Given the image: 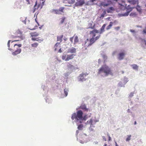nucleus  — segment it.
<instances>
[{
    "instance_id": "nucleus-1",
    "label": "nucleus",
    "mask_w": 146,
    "mask_h": 146,
    "mask_svg": "<svg viewBox=\"0 0 146 146\" xmlns=\"http://www.w3.org/2000/svg\"><path fill=\"white\" fill-rule=\"evenodd\" d=\"M89 110V108L87 107L85 104H82L80 106L76 108V112L72 114V119L74 120L75 119V122L80 123H84L88 119V114L84 112L88 111Z\"/></svg>"
},
{
    "instance_id": "nucleus-2",
    "label": "nucleus",
    "mask_w": 146,
    "mask_h": 146,
    "mask_svg": "<svg viewBox=\"0 0 146 146\" xmlns=\"http://www.w3.org/2000/svg\"><path fill=\"white\" fill-rule=\"evenodd\" d=\"M102 73H104L105 74V76H107L109 74H111L112 72L110 68L108 66L104 65L102 66L98 70L99 74Z\"/></svg>"
},
{
    "instance_id": "nucleus-3",
    "label": "nucleus",
    "mask_w": 146,
    "mask_h": 146,
    "mask_svg": "<svg viewBox=\"0 0 146 146\" xmlns=\"http://www.w3.org/2000/svg\"><path fill=\"white\" fill-rule=\"evenodd\" d=\"M88 75L86 73H82L80 74L78 77L79 81L83 82L86 80L85 77Z\"/></svg>"
},
{
    "instance_id": "nucleus-4",
    "label": "nucleus",
    "mask_w": 146,
    "mask_h": 146,
    "mask_svg": "<svg viewBox=\"0 0 146 146\" xmlns=\"http://www.w3.org/2000/svg\"><path fill=\"white\" fill-rule=\"evenodd\" d=\"M85 3V2L84 0H80L76 2L74 6L76 7H82Z\"/></svg>"
},
{
    "instance_id": "nucleus-5",
    "label": "nucleus",
    "mask_w": 146,
    "mask_h": 146,
    "mask_svg": "<svg viewBox=\"0 0 146 146\" xmlns=\"http://www.w3.org/2000/svg\"><path fill=\"white\" fill-rule=\"evenodd\" d=\"M125 55V53L123 52H119L118 54V59L120 60H122L123 59Z\"/></svg>"
},
{
    "instance_id": "nucleus-6",
    "label": "nucleus",
    "mask_w": 146,
    "mask_h": 146,
    "mask_svg": "<svg viewBox=\"0 0 146 146\" xmlns=\"http://www.w3.org/2000/svg\"><path fill=\"white\" fill-rule=\"evenodd\" d=\"M21 51V48H17L16 50L14 52H12V54L14 55L15 56L20 53Z\"/></svg>"
},
{
    "instance_id": "nucleus-7",
    "label": "nucleus",
    "mask_w": 146,
    "mask_h": 146,
    "mask_svg": "<svg viewBox=\"0 0 146 146\" xmlns=\"http://www.w3.org/2000/svg\"><path fill=\"white\" fill-rule=\"evenodd\" d=\"M111 3H105V2H101L100 3V5L99 6L100 7H102V6H103L104 7H107Z\"/></svg>"
},
{
    "instance_id": "nucleus-8",
    "label": "nucleus",
    "mask_w": 146,
    "mask_h": 146,
    "mask_svg": "<svg viewBox=\"0 0 146 146\" xmlns=\"http://www.w3.org/2000/svg\"><path fill=\"white\" fill-rule=\"evenodd\" d=\"M68 70L70 71V72H71L73 70L75 69V67L72 65L70 64L68 65L67 66Z\"/></svg>"
},
{
    "instance_id": "nucleus-9",
    "label": "nucleus",
    "mask_w": 146,
    "mask_h": 146,
    "mask_svg": "<svg viewBox=\"0 0 146 146\" xmlns=\"http://www.w3.org/2000/svg\"><path fill=\"white\" fill-rule=\"evenodd\" d=\"M75 122L76 123L77 125L78 126L77 129L78 130H81L83 129L84 127V125L82 124L83 123H77L76 122Z\"/></svg>"
},
{
    "instance_id": "nucleus-10",
    "label": "nucleus",
    "mask_w": 146,
    "mask_h": 146,
    "mask_svg": "<svg viewBox=\"0 0 146 146\" xmlns=\"http://www.w3.org/2000/svg\"><path fill=\"white\" fill-rule=\"evenodd\" d=\"M74 56H75V55L74 54L67 55L66 58L65 59V60L66 61H68L69 60L73 59L74 57Z\"/></svg>"
},
{
    "instance_id": "nucleus-11",
    "label": "nucleus",
    "mask_w": 146,
    "mask_h": 146,
    "mask_svg": "<svg viewBox=\"0 0 146 146\" xmlns=\"http://www.w3.org/2000/svg\"><path fill=\"white\" fill-rule=\"evenodd\" d=\"M76 52V48L74 47H72L68 50V52L71 53H75Z\"/></svg>"
},
{
    "instance_id": "nucleus-12",
    "label": "nucleus",
    "mask_w": 146,
    "mask_h": 146,
    "mask_svg": "<svg viewBox=\"0 0 146 146\" xmlns=\"http://www.w3.org/2000/svg\"><path fill=\"white\" fill-rule=\"evenodd\" d=\"M114 10V9L113 7H110L107 9L106 11L108 13H111Z\"/></svg>"
},
{
    "instance_id": "nucleus-13",
    "label": "nucleus",
    "mask_w": 146,
    "mask_h": 146,
    "mask_svg": "<svg viewBox=\"0 0 146 146\" xmlns=\"http://www.w3.org/2000/svg\"><path fill=\"white\" fill-rule=\"evenodd\" d=\"M141 7V6L138 4L135 7V9L140 14H141L142 13V9Z\"/></svg>"
},
{
    "instance_id": "nucleus-14",
    "label": "nucleus",
    "mask_w": 146,
    "mask_h": 146,
    "mask_svg": "<svg viewBox=\"0 0 146 146\" xmlns=\"http://www.w3.org/2000/svg\"><path fill=\"white\" fill-rule=\"evenodd\" d=\"M95 41L96 40L95 39V38L92 37V38H90V43L88 44V46H91L93 43L95 42Z\"/></svg>"
},
{
    "instance_id": "nucleus-15",
    "label": "nucleus",
    "mask_w": 146,
    "mask_h": 146,
    "mask_svg": "<svg viewBox=\"0 0 146 146\" xmlns=\"http://www.w3.org/2000/svg\"><path fill=\"white\" fill-rule=\"evenodd\" d=\"M129 14L126 11V12L122 13H119L118 16L119 17H126L129 15Z\"/></svg>"
},
{
    "instance_id": "nucleus-16",
    "label": "nucleus",
    "mask_w": 146,
    "mask_h": 146,
    "mask_svg": "<svg viewBox=\"0 0 146 146\" xmlns=\"http://www.w3.org/2000/svg\"><path fill=\"white\" fill-rule=\"evenodd\" d=\"M129 14L126 11V12L122 13H119L118 16L119 17H126L129 15Z\"/></svg>"
},
{
    "instance_id": "nucleus-17",
    "label": "nucleus",
    "mask_w": 146,
    "mask_h": 146,
    "mask_svg": "<svg viewBox=\"0 0 146 146\" xmlns=\"http://www.w3.org/2000/svg\"><path fill=\"white\" fill-rule=\"evenodd\" d=\"M106 24H104L102 26L101 28H100V34H101L103 32L105 31L104 29L106 26Z\"/></svg>"
},
{
    "instance_id": "nucleus-18",
    "label": "nucleus",
    "mask_w": 146,
    "mask_h": 146,
    "mask_svg": "<svg viewBox=\"0 0 146 146\" xmlns=\"http://www.w3.org/2000/svg\"><path fill=\"white\" fill-rule=\"evenodd\" d=\"M11 37L12 38H16L17 37H19L20 38V39H21V40H24L25 38L23 36H14V35H11Z\"/></svg>"
},
{
    "instance_id": "nucleus-19",
    "label": "nucleus",
    "mask_w": 146,
    "mask_h": 146,
    "mask_svg": "<svg viewBox=\"0 0 146 146\" xmlns=\"http://www.w3.org/2000/svg\"><path fill=\"white\" fill-rule=\"evenodd\" d=\"M130 3L133 5H135L136 4L138 5L139 3L138 0H131Z\"/></svg>"
},
{
    "instance_id": "nucleus-20",
    "label": "nucleus",
    "mask_w": 146,
    "mask_h": 146,
    "mask_svg": "<svg viewBox=\"0 0 146 146\" xmlns=\"http://www.w3.org/2000/svg\"><path fill=\"white\" fill-rule=\"evenodd\" d=\"M30 35L32 37H36L39 35V33L36 32H33L30 33Z\"/></svg>"
},
{
    "instance_id": "nucleus-21",
    "label": "nucleus",
    "mask_w": 146,
    "mask_h": 146,
    "mask_svg": "<svg viewBox=\"0 0 146 146\" xmlns=\"http://www.w3.org/2000/svg\"><path fill=\"white\" fill-rule=\"evenodd\" d=\"M133 69L134 70H137L138 69V66L136 64H132L131 65Z\"/></svg>"
},
{
    "instance_id": "nucleus-22",
    "label": "nucleus",
    "mask_w": 146,
    "mask_h": 146,
    "mask_svg": "<svg viewBox=\"0 0 146 146\" xmlns=\"http://www.w3.org/2000/svg\"><path fill=\"white\" fill-rule=\"evenodd\" d=\"M64 93L65 97L67 96L68 94V92L69 91L68 89V88H65L64 90Z\"/></svg>"
},
{
    "instance_id": "nucleus-23",
    "label": "nucleus",
    "mask_w": 146,
    "mask_h": 146,
    "mask_svg": "<svg viewBox=\"0 0 146 146\" xmlns=\"http://www.w3.org/2000/svg\"><path fill=\"white\" fill-rule=\"evenodd\" d=\"M85 121L84 123L86 125H88L89 124H90L91 123H93V120L92 118L90 119L89 120H88L86 122Z\"/></svg>"
},
{
    "instance_id": "nucleus-24",
    "label": "nucleus",
    "mask_w": 146,
    "mask_h": 146,
    "mask_svg": "<svg viewBox=\"0 0 146 146\" xmlns=\"http://www.w3.org/2000/svg\"><path fill=\"white\" fill-rule=\"evenodd\" d=\"M79 42V39L78 37L77 36H76L74 37V44H75L76 43Z\"/></svg>"
},
{
    "instance_id": "nucleus-25",
    "label": "nucleus",
    "mask_w": 146,
    "mask_h": 146,
    "mask_svg": "<svg viewBox=\"0 0 146 146\" xmlns=\"http://www.w3.org/2000/svg\"><path fill=\"white\" fill-rule=\"evenodd\" d=\"M106 14V10H104L102 14L101 15L100 17V19H103L105 16V15Z\"/></svg>"
},
{
    "instance_id": "nucleus-26",
    "label": "nucleus",
    "mask_w": 146,
    "mask_h": 146,
    "mask_svg": "<svg viewBox=\"0 0 146 146\" xmlns=\"http://www.w3.org/2000/svg\"><path fill=\"white\" fill-rule=\"evenodd\" d=\"M129 5H128L127 8H126V12L129 14V13L132 11V9L129 7Z\"/></svg>"
},
{
    "instance_id": "nucleus-27",
    "label": "nucleus",
    "mask_w": 146,
    "mask_h": 146,
    "mask_svg": "<svg viewBox=\"0 0 146 146\" xmlns=\"http://www.w3.org/2000/svg\"><path fill=\"white\" fill-rule=\"evenodd\" d=\"M52 12H54V13L56 14H60V13L59 12L58 10V9H53L52 10Z\"/></svg>"
},
{
    "instance_id": "nucleus-28",
    "label": "nucleus",
    "mask_w": 146,
    "mask_h": 146,
    "mask_svg": "<svg viewBox=\"0 0 146 146\" xmlns=\"http://www.w3.org/2000/svg\"><path fill=\"white\" fill-rule=\"evenodd\" d=\"M113 23L112 22H111L110 23L109 25L106 28V30H108L110 29L111 27L113 25Z\"/></svg>"
},
{
    "instance_id": "nucleus-29",
    "label": "nucleus",
    "mask_w": 146,
    "mask_h": 146,
    "mask_svg": "<svg viewBox=\"0 0 146 146\" xmlns=\"http://www.w3.org/2000/svg\"><path fill=\"white\" fill-rule=\"evenodd\" d=\"M128 79L127 78L125 77L124 78L123 81V85H125L126 84L128 81Z\"/></svg>"
},
{
    "instance_id": "nucleus-30",
    "label": "nucleus",
    "mask_w": 146,
    "mask_h": 146,
    "mask_svg": "<svg viewBox=\"0 0 146 146\" xmlns=\"http://www.w3.org/2000/svg\"><path fill=\"white\" fill-rule=\"evenodd\" d=\"M63 35H61L60 36H57V41H60V42H61L62 41V39L63 37Z\"/></svg>"
},
{
    "instance_id": "nucleus-31",
    "label": "nucleus",
    "mask_w": 146,
    "mask_h": 146,
    "mask_svg": "<svg viewBox=\"0 0 146 146\" xmlns=\"http://www.w3.org/2000/svg\"><path fill=\"white\" fill-rule=\"evenodd\" d=\"M92 24L91 23H89L88 25V28H90L92 29H94L95 28V25H94L93 26H92Z\"/></svg>"
},
{
    "instance_id": "nucleus-32",
    "label": "nucleus",
    "mask_w": 146,
    "mask_h": 146,
    "mask_svg": "<svg viewBox=\"0 0 146 146\" xmlns=\"http://www.w3.org/2000/svg\"><path fill=\"white\" fill-rule=\"evenodd\" d=\"M118 86L121 87H124L125 85H123V82H120L118 84Z\"/></svg>"
},
{
    "instance_id": "nucleus-33",
    "label": "nucleus",
    "mask_w": 146,
    "mask_h": 146,
    "mask_svg": "<svg viewBox=\"0 0 146 146\" xmlns=\"http://www.w3.org/2000/svg\"><path fill=\"white\" fill-rule=\"evenodd\" d=\"M66 19V17H63L61 19V20L59 23V25L63 24Z\"/></svg>"
},
{
    "instance_id": "nucleus-34",
    "label": "nucleus",
    "mask_w": 146,
    "mask_h": 146,
    "mask_svg": "<svg viewBox=\"0 0 146 146\" xmlns=\"http://www.w3.org/2000/svg\"><path fill=\"white\" fill-rule=\"evenodd\" d=\"M137 15V14L135 12H132L129 14V16L131 17H135Z\"/></svg>"
},
{
    "instance_id": "nucleus-35",
    "label": "nucleus",
    "mask_w": 146,
    "mask_h": 146,
    "mask_svg": "<svg viewBox=\"0 0 146 146\" xmlns=\"http://www.w3.org/2000/svg\"><path fill=\"white\" fill-rule=\"evenodd\" d=\"M91 32H94L96 34L98 33H100V31L96 29H94V30L91 31Z\"/></svg>"
},
{
    "instance_id": "nucleus-36",
    "label": "nucleus",
    "mask_w": 146,
    "mask_h": 146,
    "mask_svg": "<svg viewBox=\"0 0 146 146\" xmlns=\"http://www.w3.org/2000/svg\"><path fill=\"white\" fill-rule=\"evenodd\" d=\"M45 100L46 102L47 103H48V104L51 103L52 101L51 99L50 100L49 98H47L46 97L45 98Z\"/></svg>"
},
{
    "instance_id": "nucleus-37",
    "label": "nucleus",
    "mask_w": 146,
    "mask_h": 146,
    "mask_svg": "<svg viewBox=\"0 0 146 146\" xmlns=\"http://www.w3.org/2000/svg\"><path fill=\"white\" fill-rule=\"evenodd\" d=\"M38 43L37 42H35L34 43L32 44L31 46L33 47H36L38 46Z\"/></svg>"
},
{
    "instance_id": "nucleus-38",
    "label": "nucleus",
    "mask_w": 146,
    "mask_h": 146,
    "mask_svg": "<svg viewBox=\"0 0 146 146\" xmlns=\"http://www.w3.org/2000/svg\"><path fill=\"white\" fill-rule=\"evenodd\" d=\"M131 135H127V137L126 139V141H129L131 139Z\"/></svg>"
},
{
    "instance_id": "nucleus-39",
    "label": "nucleus",
    "mask_w": 146,
    "mask_h": 146,
    "mask_svg": "<svg viewBox=\"0 0 146 146\" xmlns=\"http://www.w3.org/2000/svg\"><path fill=\"white\" fill-rule=\"evenodd\" d=\"M102 57L103 58V59L104 60V62H105L106 61V60H107V57L106 56V55L105 54H103L102 55Z\"/></svg>"
},
{
    "instance_id": "nucleus-40",
    "label": "nucleus",
    "mask_w": 146,
    "mask_h": 146,
    "mask_svg": "<svg viewBox=\"0 0 146 146\" xmlns=\"http://www.w3.org/2000/svg\"><path fill=\"white\" fill-rule=\"evenodd\" d=\"M90 34L92 36V37L95 38L96 35V33L94 32H91V31H90Z\"/></svg>"
},
{
    "instance_id": "nucleus-41",
    "label": "nucleus",
    "mask_w": 146,
    "mask_h": 146,
    "mask_svg": "<svg viewBox=\"0 0 146 146\" xmlns=\"http://www.w3.org/2000/svg\"><path fill=\"white\" fill-rule=\"evenodd\" d=\"M64 9V7H61L59 8L58 10L59 11V12H62L63 13V10Z\"/></svg>"
},
{
    "instance_id": "nucleus-42",
    "label": "nucleus",
    "mask_w": 146,
    "mask_h": 146,
    "mask_svg": "<svg viewBox=\"0 0 146 146\" xmlns=\"http://www.w3.org/2000/svg\"><path fill=\"white\" fill-rule=\"evenodd\" d=\"M134 93H135V91L131 92L129 96V98H132V97H133V95H134Z\"/></svg>"
},
{
    "instance_id": "nucleus-43",
    "label": "nucleus",
    "mask_w": 146,
    "mask_h": 146,
    "mask_svg": "<svg viewBox=\"0 0 146 146\" xmlns=\"http://www.w3.org/2000/svg\"><path fill=\"white\" fill-rule=\"evenodd\" d=\"M141 40L142 42H143L145 45L146 46V40L144 39H143L142 38L140 37L139 38Z\"/></svg>"
},
{
    "instance_id": "nucleus-44",
    "label": "nucleus",
    "mask_w": 146,
    "mask_h": 146,
    "mask_svg": "<svg viewBox=\"0 0 146 146\" xmlns=\"http://www.w3.org/2000/svg\"><path fill=\"white\" fill-rule=\"evenodd\" d=\"M66 54H63V55L62 56V59L63 60H65L66 59Z\"/></svg>"
},
{
    "instance_id": "nucleus-45",
    "label": "nucleus",
    "mask_w": 146,
    "mask_h": 146,
    "mask_svg": "<svg viewBox=\"0 0 146 146\" xmlns=\"http://www.w3.org/2000/svg\"><path fill=\"white\" fill-rule=\"evenodd\" d=\"M70 73L71 72H67L65 73L64 74V75L66 77H68Z\"/></svg>"
},
{
    "instance_id": "nucleus-46",
    "label": "nucleus",
    "mask_w": 146,
    "mask_h": 146,
    "mask_svg": "<svg viewBox=\"0 0 146 146\" xmlns=\"http://www.w3.org/2000/svg\"><path fill=\"white\" fill-rule=\"evenodd\" d=\"M16 46H17L18 47L20 48L21 47L22 44H14V47H15Z\"/></svg>"
},
{
    "instance_id": "nucleus-47",
    "label": "nucleus",
    "mask_w": 146,
    "mask_h": 146,
    "mask_svg": "<svg viewBox=\"0 0 146 146\" xmlns=\"http://www.w3.org/2000/svg\"><path fill=\"white\" fill-rule=\"evenodd\" d=\"M130 31L133 33L135 34L136 33L135 31L134 30L131 29H130Z\"/></svg>"
},
{
    "instance_id": "nucleus-48",
    "label": "nucleus",
    "mask_w": 146,
    "mask_h": 146,
    "mask_svg": "<svg viewBox=\"0 0 146 146\" xmlns=\"http://www.w3.org/2000/svg\"><path fill=\"white\" fill-rule=\"evenodd\" d=\"M142 33L143 34H146V27L143 30Z\"/></svg>"
},
{
    "instance_id": "nucleus-49",
    "label": "nucleus",
    "mask_w": 146,
    "mask_h": 146,
    "mask_svg": "<svg viewBox=\"0 0 146 146\" xmlns=\"http://www.w3.org/2000/svg\"><path fill=\"white\" fill-rule=\"evenodd\" d=\"M40 1H42V3H41V5H42V6H43L44 4V3L45 1V0H40Z\"/></svg>"
},
{
    "instance_id": "nucleus-50",
    "label": "nucleus",
    "mask_w": 146,
    "mask_h": 146,
    "mask_svg": "<svg viewBox=\"0 0 146 146\" xmlns=\"http://www.w3.org/2000/svg\"><path fill=\"white\" fill-rule=\"evenodd\" d=\"M74 36L73 37H70V40L72 43L73 42V38L74 37Z\"/></svg>"
},
{
    "instance_id": "nucleus-51",
    "label": "nucleus",
    "mask_w": 146,
    "mask_h": 146,
    "mask_svg": "<svg viewBox=\"0 0 146 146\" xmlns=\"http://www.w3.org/2000/svg\"><path fill=\"white\" fill-rule=\"evenodd\" d=\"M11 41V40H8V42L7 45L8 47V48L10 47V43Z\"/></svg>"
},
{
    "instance_id": "nucleus-52",
    "label": "nucleus",
    "mask_w": 146,
    "mask_h": 146,
    "mask_svg": "<svg viewBox=\"0 0 146 146\" xmlns=\"http://www.w3.org/2000/svg\"><path fill=\"white\" fill-rule=\"evenodd\" d=\"M43 40V39L42 38H41L40 39H37V41H38L39 42H40L41 41H42Z\"/></svg>"
},
{
    "instance_id": "nucleus-53",
    "label": "nucleus",
    "mask_w": 146,
    "mask_h": 146,
    "mask_svg": "<svg viewBox=\"0 0 146 146\" xmlns=\"http://www.w3.org/2000/svg\"><path fill=\"white\" fill-rule=\"evenodd\" d=\"M100 35H99L95 37V40H96H96H97L100 37Z\"/></svg>"
},
{
    "instance_id": "nucleus-54",
    "label": "nucleus",
    "mask_w": 146,
    "mask_h": 146,
    "mask_svg": "<svg viewBox=\"0 0 146 146\" xmlns=\"http://www.w3.org/2000/svg\"><path fill=\"white\" fill-rule=\"evenodd\" d=\"M37 39H38V38H36L32 37V38H31V39H32V40L33 41H37Z\"/></svg>"
},
{
    "instance_id": "nucleus-55",
    "label": "nucleus",
    "mask_w": 146,
    "mask_h": 146,
    "mask_svg": "<svg viewBox=\"0 0 146 146\" xmlns=\"http://www.w3.org/2000/svg\"><path fill=\"white\" fill-rule=\"evenodd\" d=\"M89 129L90 131H94V129L92 128V127H90Z\"/></svg>"
},
{
    "instance_id": "nucleus-56",
    "label": "nucleus",
    "mask_w": 146,
    "mask_h": 146,
    "mask_svg": "<svg viewBox=\"0 0 146 146\" xmlns=\"http://www.w3.org/2000/svg\"><path fill=\"white\" fill-rule=\"evenodd\" d=\"M108 141H110L111 140V138L110 136L109 135V134L108 133Z\"/></svg>"
},
{
    "instance_id": "nucleus-57",
    "label": "nucleus",
    "mask_w": 146,
    "mask_h": 146,
    "mask_svg": "<svg viewBox=\"0 0 146 146\" xmlns=\"http://www.w3.org/2000/svg\"><path fill=\"white\" fill-rule=\"evenodd\" d=\"M41 5V3L40 4H39L38 5H37L36 6L37 7H36V9H38L40 7Z\"/></svg>"
},
{
    "instance_id": "nucleus-58",
    "label": "nucleus",
    "mask_w": 146,
    "mask_h": 146,
    "mask_svg": "<svg viewBox=\"0 0 146 146\" xmlns=\"http://www.w3.org/2000/svg\"><path fill=\"white\" fill-rule=\"evenodd\" d=\"M104 1H107V2L112 3V1L111 0H104Z\"/></svg>"
},
{
    "instance_id": "nucleus-59",
    "label": "nucleus",
    "mask_w": 146,
    "mask_h": 146,
    "mask_svg": "<svg viewBox=\"0 0 146 146\" xmlns=\"http://www.w3.org/2000/svg\"><path fill=\"white\" fill-rule=\"evenodd\" d=\"M35 21L37 23L38 25V26H40L39 23L38 22V21H37L36 18L35 19Z\"/></svg>"
},
{
    "instance_id": "nucleus-60",
    "label": "nucleus",
    "mask_w": 146,
    "mask_h": 146,
    "mask_svg": "<svg viewBox=\"0 0 146 146\" xmlns=\"http://www.w3.org/2000/svg\"><path fill=\"white\" fill-rule=\"evenodd\" d=\"M21 40V39H20V40H15L12 41H11V43H13L14 42H17V41H21V40Z\"/></svg>"
},
{
    "instance_id": "nucleus-61",
    "label": "nucleus",
    "mask_w": 146,
    "mask_h": 146,
    "mask_svg": "<svg viewBox=\"0 0 146 146\" xmlns=\"http://www.w3.org/2000/svg\"><path fill=\"white\" fill-rule=\"evenodd\" d=\"M36 7H33V13H34L35 11L36 10Z\"/></svg>"
},
{
    "instance_id": "nucleus-62",
    "label": "nucleus",
    "mask_w": 146,
    "mask_h": 146,
    "mask_svg": "<svg viewBox=\"0 0 146 146\" xmlns=\"http://www.w3.org/2000/svg\"><path fill=\"white\" fill-rule=\"evenodd\" d=\"M37 5H38L37 1H36L35 2V5H34V7H36V6Z\"/></svg>"
},
{
    "instance_id": "nucleus-63",
    "label": "nucleus",
    "mask_w": 146,
    "mask_h": 146,
    "mask_svg": "<svg viewBox=\"0 0 146 146\" xmlns=\"http://www.w3.org/2000/svg\"><path fill=\"white\" fill-rule=\"evenodd\" d=\"M120 29L119 27H115V29L117 31Z\"/></svg>"
},
{
    "instance_id": "nucleus-64",
    "label": "nucleus",
    "mask_w": 146,
    "mask_h": 146,
    "mask_svg": "<svg viewBox=\"0 0 146 146\" xmlns=\"http://www.w3.org/2000/svg\"><path fill=\"white\" fill-rule=\"evenodd\" d=\"M90 127H95V126H94V125L92 123H91L90 124Z\"/></svg>"
}]
</instances>
